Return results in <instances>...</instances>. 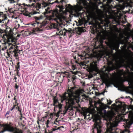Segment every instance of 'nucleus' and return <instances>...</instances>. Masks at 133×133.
<instances>
[{
	"label": "nucleus",
	"instance_id": "f8f14e48",
	"mask_svg": "<svg viewBox=\"0 0 133 133\" xmlns=\"http://www.w3.org/2000/svg\"><path fill=\"white\" fill-rule=\"evenodd\" d=\"M46 128L45 129V131H48V133H52V131H50V130L48 129V128L50 127V126L49 125H46Z\"/></svg>",
	"mask_w": 133,
	"mask_h": 133
},
{
	"label": "nucleus",
	"instance_id": "ddd939ff",
	"mask_svg": "<svg viewBox=\"0 0 133 133\" xmlns=\"http://www.w3.org/2000/svg\"><path fill=\"white\" fill-rule=\"evenodd\" d=\"M57 102L58 101L55 98L53 99V105L56 106V107H58L57 105H56Z\"/></svg>",
	"mask_w": 133,
	"mask_h": 133
},
{
	"label": "nucleus",
	"instance_id": "8fccbe9b",
	"mask_svg": "<svg viewBox=\"0 0 133 133\" xmlns=\"http://www.w3.org/2000/svg\"><path fill=\"white\" fill-rule=\"evenodd\" d=\"M6 29H10V28H6Z\"/></svg>",
	"mask_w": 133,
	"mask_h": 133
},
{
	"label": "nucleus",
	"instance_id": "dca6fc26",
	"mask_svg": "<svg viewBox=\"0 0 133 133\" xmlns=\"http://www.w3.org/2000/svg\"><path fill=\"white\" fill-rule=\"evenodd\" d=\"M68 108H67L66 107H65L64 110H63V114L64 115H65L67 112L68 110Z\"/></svg>",
	"mask_w": 133,
	"mask_h": 133
},
{
	"label": "nucleus",
	"instance_id": "e433bc0d",
	"mask_svg": "<svg viewBox=\"0 0 133 133\" xmlns=\"http://www.w3.org/2000/svg\"><path fill=\"white\" fill-rule=\"evenodd\" d=\"M77 3L79 4V2L81 1V0H77Z\"/></svg>",
	"mask_w": 133,
	"mask_h": 133
},
{
	"label": "nucleus",
	"instance_id": "de8ad7c7",
	"mask_svg": "<svg viewBox=\"0 0 133 133\" xmlns=\"http://www.w3.org/2000/svg\"><path fill=\"white\" fill-rule=\"evenodd\" d=\"M22 125L23 126V127H24V126H25V125H24L22 124Z\"/></svg>",
	"mask_w": 133,
	"mask_h": 133
},
{
	"label": "nucleus",
	"instance_id": "f03ea898",
	"mask_svg": "<svg viewBox=\"0 0 133 133\" xmlns=\"http://www.w3.org/2000/svg\"><path fill=\"white\" fill-rule=\"evenodd\" d=\"M75 88V87H68L67 91L61 96L62 103L64 101L68 107L71 106L76 103H78L79 97L75 92V90H74Z\"/></svg>",
	"mask_w": 133,
	"mask_h": 133
},
{
	"label": "nucleus",
	"instance_id": "7c9ffc66",
	"mask_svg": "<svg viewBox=\"0 0 133 133\" xmlns=\"http://www.w3.org/2000/svg\"><path fill=\"white\" fill-rule=\"evenodd\" d=\"M108 100H107V101L108 102V104L109 105L110 104L112 103V101H110V102H108Z\"/></svg>",
	"mask_w": 133,
	"mask_h": 133
},
{
	"label": "nucleus",
	"instance_id": "3c124183",
	"mask_svg": "<svg viewBox=\"0 0 133 133\" xmlns=\"http://www.w3.org/2000/svg\"><path fill=\"white\" fill-rule=\"evenodd\" d=\"M35 31H36L35 30H33V31L34 32H35Z\"/></svg>",
	"mask_w": 133,
	"mask_h": 133
},
{
	"label": "nucleus",
	"instance_id": "4c0bfd02",
	"mask_svg": "<svg viewBox=\"0 0 133 133\" xmlns=\"http://www.w3.org/2000/svg\"><path fill=\"white\" fill-rule=\"evenodd\" d=\"M68 31L69 32V33H72V30H70L69 31V30H68Z\"/></svg>",
	"mask_w": 133,
	"mask_h": 133
},
{
	"label": "nucleus",
	"instance_id": "6e6d98bb",
	"mask_svg": "<svg viewBox=\"0 0 133 133\" xmlns=\"http://www.w3.org/2000/svg\"><path fill=\"white\" fill-rule=\"evenodd\" d=\"M23 123H24V121H23Z\"/></svg>",
	"mask_w": 133,
	"mask_h": 133
},
{
	"label": "nucleus",
	"instance_id": "c85d7f7f",
	"mask_svg": "<svg viewBox=\"0 0 133 133\" xmlns=\"http://www.w3.org/2000/svg\"><path fill=\"white\" fill-rule=\"evenodd\" d=\"M15 54L14 55V56L17 57L18 56V55L17 54L18 53H14Z\"/></svg>",
	"mask_w": 133,
	"mask_h": 133
},
{
	"label": "nucleus",
	"instance_id": "9b49d317",
	"mask_svg": "<svg viewBox=\"0 0 133 133\" xmlns=\"http://www.w3.org/2000/svg\"><path fill=\"white\" fill-rule=\"evenodd\" d=\"M67 77L68 78H70L71 81L74 80L75 79V77H74V76H71L70 74H69L67 76Z\"/></svg>",
	"mask_w": 133,
	"mask_h": 133
},
{
	"label": "nucleus",
	"instance_id": "4d7b16f0",
	"mask_svg": "<svg viewBox=\"0 0 133 133\" xmlns=\"http://www.w3.org/2000/svg\"><path fill=\"white\" fill-rule=\"evenodd\" d=\"M21 116V117H22V116Z\"/></svg>",
	"mask_w": 133,
	"mask_h": 133
},
{
	"label": "nucleus",
	"instance_id": "5fc2aeb1",
	"mask_svg": "<svg viewBox=\"0 0 133 133\" xmlns=\"http://www.w3.org/2000/svg\"><path fill=\"white\" fill-rule=\"evenodd\" d=\"M74 74H77L76 73H74Z\"/></svg>",
	"mask_w": 133,
	"mask_h": 133
},
{
	"label": "nucleus",
	"instance_id": "49530a36",
	"mask_svg": "<svg viewBox=\"0 0 133 133\" xmlns=\"http://www.w3.org/2000/svg\"><path fill=\"white\" fill-rule=\"evenodd\" d=\"M22 119V117H21L20 118V119L21 120Z\"/></svg>",
	"mask_w": 133,
	"mask_h": 133
},
{
	"label": "nucleus",
	"instance_id": "c03bdc74",
	"mask_svg": "<svg viewBox=\"0 0 133 133\" xmlns=\"http://www.w3.org/2000/svg\"><path fill=\"white\" fill-rule=\"evenodd\" d=\"M15 108H16V109H18V107L17 106Z\"/></svg>",
	"mask_w": 133,
	"mask_h": 133
},
{
	"label": "nucleus",
	"instance_id": "a211bd4d",
	"mask_svg": "<svg viewBox=\"0 0 133 133\" xmlns=\"http://www.w3.org/2000/svg\"><path fill=\"white\" fill-rule=\"evenodd\" d=\"M4 33H6L5 32V31L2 30L1 29L0 30V35L1 36H2L3 34Z\"/></svg>",
	"mask_w": 133,
	"mask_h": 133
},
{
	"label": "nucleus",
	"instance_id": "37998d69",
	"mask_svg": "<svg viewBox=\"0 0 133 133\" xmlns=\"http://www.w3.org/2000/svg\"><path fill=\"white\" fill-rule=\"evenodd\" d=\"M20 112V114L21 115V116H22V114L21 111V112Z\"/></svg>",
	"mask_w": 133,
	"mask_h": 133
},
{
	"label": "nucleus",
	"instance_id": "9d476101",
	"mask_svg": "<svg viewBox=\"0 0 133 133\" xmlns=\"http://www.w3.org/2000/svg\"><path fill=\"white\" fill-rule=\"evenodd\" d=\"M37 13V12L36 11H34L30 13L27 12H25L24 14V15L26 16H28L29 17H31V15L35 14Z\"/></svg>",
	"mask_w": 133,
	"mask_h": 133
},
{
	"label": "nucleus",
	"instance_id": "f257e3e1",
	"mask_svg": "<svg viewBox=\"0 0 133 133\" xmlns=\"http://www.w3.org/2000/svg\"><path fill=\"white\" fill-rule=\"evenodd\" d=\"M38 8L39 9L43 8H45V11L44 12V15L47 16L48 19L50 21L53 20L56 21L57 19L54 18L55 16H57L55 13L65 14L66 11L72 12L74 10L72 6L70 4H69L66 5L64 8L63 6H59V12L58 11H54L51 9V8L49 6V4L44 1L39 4Z\"/></svg>",
	"mask_w": 133,
	"mask_h": 133
},
{
	"label": "nucleus",
	"instance_id": "20e7f679",
	"mask_svg": "<svg viewBox=\"0 0 133 133\" xmlns=\"http://www.w3.org/2000/svg\"><path fill=\"white\" fill-rule=\"evenodd\" d=\"M2 36L3 39L0 40V42L1 43L2 45V50L3 51L7 48V46H10L11 44L8 42V41L7 39L5 36L7 38L8 35L6 33H4Z\"/></svg>",
	"mask_w": 133,
	"mask_h": 133
},
{
	"label": "nucleus",
	"instance_id": "473e14b6",
	"mask_svg": "<svg viewBox=\"0 0 133 133\" xmlns=\"http://www.w3.org/2000/svg\"><path fill=\"white\" fill-rule=\"evenodd\" d=\"M62 111L61 110H59V111L58 112V114H60L61 112Z\"/></svg>",
	"mask_w": 133,
	"mask_h": 133
},
{
	"label": "nucleus",
	"instance_id": "5701e85b",
	"mask_svg": "<svg viewBox=\"0 0 133 133\" xmlns=\"http://www.w3.org/2000/svg\"><path fill=\"white\" fill-rule=\"evenodd\" d=\"M10 3H13L15 2V1L14 0H8Z\"/></svg>",
	"mask_w": 133,
	"mask_h": 133
},
{
	"label": "nucleus",
	"instance_id": "f3484780",
	"mask_svg": "<svg viewBox=\"0 0 133 133\" xmlns=\"http://www.w3.org/2000/svg\"><path fill=\"white\" fill-rule=\"evenodd\" d=\"M111 84V83L109 82H107L105 83L106 86L107 87H108L110 86V85Z\"/></svg>",
	"mask_w": 133,
	"mask_h": 133
},
{
	"label": "nucleus",
	"instance_id": "ea45409f",
	"mask_svg": "<svg viewBox=\"0 0 133 133\" xmlns=\"http://www.w3.org/2000/svg\"><path fill=\"white\" fill-rule=\"evenodd\" d=\"M16 96H15V97L14 98V100H15V101L17 100H16Z\"/></svg>",
	"mask_w": 133,
	"mask_h": 133
},
{
	"label": "nucleus",
	"instance_id": "58836bf2",
	"mask_svg": "<svg viewBox=\"0 0 133 133\" xmlns=\"http://www.w3.org/2000/svg\"><path fill=\"white\" fill-rule=\"evenodd\" d=\"M14 79H15V82H16L17 77H16L15 76H14Z\"/></svg>",
	"mask_w": 133,
	"mask_h": 133
},
{
	"label": "nucleus",
	"instance_id": "0e129e2a",
	"mask_svg": "<svg viewBox=\"0 0 133 133\" xmlns=\"http://www.w3.org/2000/svg\"><path fill=\"white\" fill-rule=\"evenodd\" d=\"M78 125H79V124H78Z\"/></svg>",
	"mask_w": 133,
	"mask_h": 133
},
{
	"label": "nucleus",
	"instance_id": "c9c22d12",
	"mask_svg": "<svg viewBox=\"0 0 133 133\" xmlns=\"http://www.w3.org/2000/svg\"><path fill=\"white\" fill-rule=\"evenodd\" d=\"M12 107L10 109V110L11 111H12L14 109H15V108H14V106H12Z\"/></svg>",
	"mask_w": 133,
	"mask_h": 133
},
{
	"label": "nucleus",
	"instance_id": "79ce46f5",
	"mask_svg": "<svg viewBox=\"0 0 133 133\" xmlns=\"http://www.w3.org/2000/svg\"><path fill=\"white\" fill-rule=\"evenodd\" d=\"M104 113H105V114H107V111H106V110H104Z\"/></svg>",
	"mask_w": 133,
	"mask_h": 133
},
{
	"label": "nucleus",
	"instance_id": "603ef678",
	"mask_svg": "<svg viewBox=\"0 0 133 133\" xmlns=\"http://www.w3.org/2000/svg\"><path fill=\"white\" fill-rule=\"evenodd\" d=\"M55 107L54 108V111H55Z\"/></svg>",
	"mask_w": 133,
	"mask_h": 133
},
{
	"label": "nucleus",
	"instance_id": "bb28decb",
	"mask_svg": "<svg viewBox=\"0 0 133 133\" xmlns=\"http://www.w3.org/2000/svg\"><path fill=\"white\" fill-rule=\"evenodd\" d=\"M15 88L16 89H18L19 88V86L16 84H15Z\"/></svg>",
	"mask_w": 133,
	"mask_h": 133
},
{
	"label": "nucleus",
	"instance_id": "aec40b11",
	"mask_svg": "<svg viewBox=\"0 0 133 133\" xmlns=\"http://www.w3.org/2000/svg\"><path fill=\"white\" fill-rule=\"evenodd\" d=\"M59 129V127L56 129L52 128V129L50 130V131H52V132L53 131H55L56 130H58Z\"/></svg>",
	"mask_w": 133,
	"mask_h": 133
},
{
	"label": "nucleus",
	"instance_id": "0eeeda50",
	"mask_svg": "<svg viewBox=\"0 0 133 133\" xmlns=\"http://www.w3.org/2000/svg\"><path fill=\"white\" fill-rule=\"evenodd\" d=\"M47 23H48V22L46 21H44L42 22V23H40L39 22H37V21L36 23H34L32 24V25L34 26L37 25L38 27L39 28H42L43 26L45 25Z\"/></svg>",
	"mask_w": 133,
	"mask_h": 133
},
{
	"label": "nucleus",
	"instance_id": "680f3d73",
	"mask_svg": "<svg viewBox=\"0 0 133 133\" xmlns=\"http://www.w3.org/2000/svg\"><path fill=\"white\" fill-rule=\"evenodd\" d=\"M132 39H133V37H132Z\"/></svg>",
	"mask_w": 133,
	"mask_h": 133
},
{
	"label": "nucleus",
	"instance_id": "09e8293b",
	"mask_svg": "<svg viewBox=\"0 0 133 133\" xmlns=\"http://www.w3.org/2000/svg\"><path fill=\"white\" fill-rule=\"evenodd\" d=\"M37 123L38 124H39V122L38 121H37Z\"/></svg>",
	"mask_w": 133,
	"mask_h": 133
},
{
	"label": "nucleus",
	"instance_id": "72a5a7b5",
	"mask_svg": "<svg viewBox=\"0 0 133 133\" xmlns=\"http://www.w3.org/2000/svg\"><path fill=\"white\" fill-rule=\"evenodd\" d=\"M13 106H14V108H15L17 106L18 107L19 106H18V105H17V104H13Z\"/></svg>",
	"mask_w": 133,
	"mask_h": 133
},
{
	"label": "nucleus",
	"instance_id": "1a4fd4ad",
	"mask_svg": "<svg viewBox=\"0 0 133 133\" xmlns=\"http://www.w3.org/2000/svg\"><path fill=\"white\" fill-rule=\"evenodd\" d=\"M6 18L5 15L3 14V12L0 11V23L4 21Z\"/></svg>",
	"mask_w": 133,
	"mask_h": 133
},
{
	"label": "nucleus",
	"instance_id": "39448f33",
	"mask_svg": "<svg viewBox=\"0 0 133 133\" xmlns=\"http://www.w3.org/2000/svg\"><path fill=\"white\" fill-rule=\"evenodd\" d=\"M11 45L8 46L9 49L7 50V52L8 53H18V50H17V47L18 46H16V45H14L12 44L9 43Z\"/></svg>",
	"mask_w": 133,
	"mask_h": 133
},
{
	"label": "nucleus",
	"instance_id": "c756f323",
	"mask_svg": "<svg viewBox=\"0 0 133 133\" xmlns=\"http://www.w3.org/2000/svg\"><path fill=\"white\" fill-rule=\"evenodd\" d=\"M50 123V121L49 120H48L46 123V125H49Z\"/></svg>",
	"mask_w": 133,
	"mask_h": 133
},
{
	"label": "nucleus",
	"instance_id": "a18cd8bd",
	"mask_svg": "<svg viewBox=\"0 0 133 133\" xmlns=\"http://www.w3.org/2000/svg\"><path fill=\"white\" fill-rule=\"evenodd\" d=\"M39 29H36V30H39Z\"/></svg>",
	"mask_w": 133,
	"mask_h": 133
},
{
	"label": "nucleus",
	"instance_id": "412c9836",
	"mask_svg": "<svg viewBox=\"0 0 133 133\" xmlns=\"http://www.w3.org/2000/svg\"><path fill=\"white\" fill-rule=\"evenodd\" d=\"M64 31H63V35H64V36H65L66 35V33L67 31H68V30H66L65 28L64 29Z\"/></svg>",
	"mask_w": 133,
	"mask_h": 133
},
{
	"label": "nucleus",
	"instance_id": "4be33fe9",
	"mask_svg": "<svg viewBox=\"0 0 133 133\" xmlns=\"http://www.w3.org/2000/svg\"><path fill=\"white\" fill-rule=\"evenodd\" d=\"M63 1V0H57L56 1H55V3L56 2L59 3V2H61L62 3V2Z\"/></svg>",
	"mask_w": 133,
	"mask_h": 133
},
{
	"label": "nucleus",
	"instance_id": "13d9d810",
	"mask_svg": "<svg viewBox=\"0 0 133 133\" xmlns=\"http://www.w3.org/2000/svg\"><path fill=\"white\" fill-rule=\"evenodd\" d=\"M23 118H25V117H23Z\"/></svg>",
	"mask_w": 133,
	"mask_h": 133
},
{
	"label": "nucleus",
	"instance_id": "2eb2a0df",
	"mask_svg": "<svg viewBox=\"0 0 133 133\" xmlns=\"http://www.w3.org/2000/svg\"><path fill=\"white\" fill-rule=\"evenodd\" d=\"M76 63L79 64L81 67L83 66L84 65V63L82 62H80L79 63L77 61H76Z\"/></svg>",
	"mask_w": 133,
	"mask_h": 133
},
{
	"label": "nucleus",
	"instance_id": "e2e57ef3",
	"mask_svg": "<svg viewBox=\"0 0 133 133\" xmlns=\"http://www.w3.org/2000/svg\"><path fill=\"white\" fill-rule=\"evenodd\" d=\"M54 3V2L52 3V4H53Z\"/></svg>",
	"mask_w": 133,
	"mask_h": 133
},
{
	"label": "nucleus",
	"instance_id": "2f4dec72",
	"mask_svg": "<svg viewBox=\"0 0 133 133\" xmlns=\"http://www.w3.org/2000/svg\"><path fill=\"white\" fill-rule=\"evenodd\" d=\"M17 100L15 101V102L13 103V104H17V105H18L19 103L17 102Z\"/></svg>",
	"mask_w": 133,
	"mask_h": 133
},
{
	"label": "nucleus",
	"instance_id": "052dcab7",
	"mask_svg": "<svg viewBox=\"0 0 133 133\" xmlns=\"http://www.w3.org/2000/svg\"><path fill=\"white\" fill-rule=\"evenodd\" d=\"M68 80H69V79H68Z\"/></svg>",
	"mask_w": 133,
	"mask_h": 133
},
{
	"label": "nucleus",
	"instance_id": "393cba45",
	"mask_svg": "<svg viewBox=\"0 0 133 133\" xmlns=\"http://www.w3.org/2000/svg\"><path fill=\"white\" fill-rule=\"evenodd\" d=\"M58 107L59 110H60L62 109V105L61 104H60L59 103L58 104Z\"/></svg>",
	"mask_w": 133,
	"mask_h": 133
},
{
	"label": "nucleus",
	"instance_id": "4468645a",
	"mask_svg": "<svg viewBox=\"0 0 133 133\" xmlns=\"http://www.w3.org/2000/svg\"><path fill=\"white\" fill-rule=\"evenodd\" d=\"M43 17V16L41 15L39 17H34L35 19L37 20L41 19Z\"/></svg>",
	"mask_w": 133,
	"mask_h": 133
},
{
	"label": "nucleus",
	"instance_id": "6ab92c4d",
	"mask_svg": "<svg viewBox=\"0 0 133 133\" xmlns=\"http://www.w3.org/2000/svg\"><path fill=\"white\" fill-rule=\"evenodd\" d=\"M64 31V29H63V30H61L59 32V34L58 35H61V36H62L63 35V31Z\"/></svg>",
	"mask_w": 133,
	"mask_h": 133
},
{
	"label": "nucleus",
	"instance_id": "bf43d9fd",
	"mask_svg": "<svg viewBox=\"0 0 133 133\" xmlns=\"http://www.w3.org/2000/svg\"><path fill=\"white\" fill-rule=\"evenodd\" d=\"M1 46L0 45V48H1Z\"/></svg>",
	"mask_w": 133,
	"mask_h": 133
},
{
	"label": "nucleus",
	"instance_id": "a878e982",
	"mask_svg": "<svg viewBox=\"0 0 133 133\" xmlns=\"http://www.w3.org/2000/svg\"><path fill=\"white\" fill-rule=\"evenodd\" d=\"M78 30L80 33H82L84 31L83 29H78Z\"/></svg>",
	"mask_w": 133,
	"mask_h": 133
},
{
	"label": "nucleus",
	"instance_id": "cd10ccee",
	"mask_svg": "<svg viewBox=\"0 0 133 133\" xmlns=\"http://www.w3.org/2000/svg\"><path fill=\"white\" fill-rule=\"evenodd\" d=\"M79 56L81 57V58L82 59H84L85 58V57H84L83 56V55H80Z\"/></svg>",
	"mask_w": 133,
	"mask_h": 133
},
{
	"label": "nucleus",
	"instance_id": "b1692460",
	"mask_svg": "<svg viewBox=\"0 0 133 133\" xmlns=\"http://www.w3.org/2000/svg\"><path fill=\"white\" fill-rule=\"evenodd\" d=\"M19 62L17 63V70H18V69H19L20 68V66L19 65Z\"/></svg>",
	"mask_w": 133,
	"mask_h": 133
},
{
	"label": "nucleus",
	"instance_id": "7ed1b4c3",
	"mask_svg": "<svg viewBox=\"0 0 133 133\" xmlns=\"http://www.w3.org/2000/svg\"><path fill=\"white\" fill-rule=\"evenodd\" d=\"M6 131L12 133H22L21 130L14 127L9 124H0V133H3Z\"/></svg>",
	"mask_w": 133,
	"mask_h": 133
},
{
	"label": "nucleus",
	"instance_id": "a19ab883",
	"mask_svg": "<svg viewBox=\"0 0 133 133\" xmlns=\"http://www.w3.org/2000/svg\"><path fill=\"white\" fill-rule=\"evenodd\" d=\"M10 112V111H7L6 112V115H9V113Z\"/></svg>",
	"mask_w": 133,
	"mask_h": 133
},
{
	"label": "nucleus",
	"instance_id": "f704fd0d",
	"mask_svg": "<svg viewBox=\"0 0 133 133\" xmlns=\"http://www.w3.org/2000/svg\"><path fill=\"white\" fill-rule=\"evenodd\" d=\"M18 110L19 112H21V111L22 110L20 109V108L19 107H18Z\"/></svg>",
	"mask_w": 133,
	"mask_h": 133
},
{
	"label": "nucleus",
	"instance_id": "864d4df0",
	"mask_svg": "<svg viewBox=\"0 0 133 133\" xmlns=\"http://www.w3.org/2000/svg\"><path fill=\"white\" fill-rule=\"evenodd\" d=\"M119 47V45H118V48Z\"/></svg>",
	"mask_w": 133,
	"mask_h": 133
},
{
	"label": "nucleus",
	"instance_id": "423d86ee",
	"mask_svg": "<svg viewBox=\"0 0 133 133\" xmlns=\"http://www.w3.org/2000/svg\"><path fill=\"white\" fill-rule=\"evenodd\" d=\"M92 133H101L102 130H92ZM119 130H106L105 133H121Z\"/></svg>",
	"mask_w": 133,
	"mask_h": 133
},
{
	"label": "nucleus",
	"instance_id": "6e6552de",
	"mask_svg": "<svg viewBox=\"0 0 133 133\" xmlns=\"http://www.w3.org/2000/svg\"><path fill=\"white\" fill-rule=\"evenodd\" d=\"M127 124L125 127V130L126 132H127L128 133L129 132V131L128 129L130 127V125L132 124L133 123H131L130 121H126Z\"/></svg>",
	"mask_w": 133,
	"mask_h": 133
}]
</instances>
